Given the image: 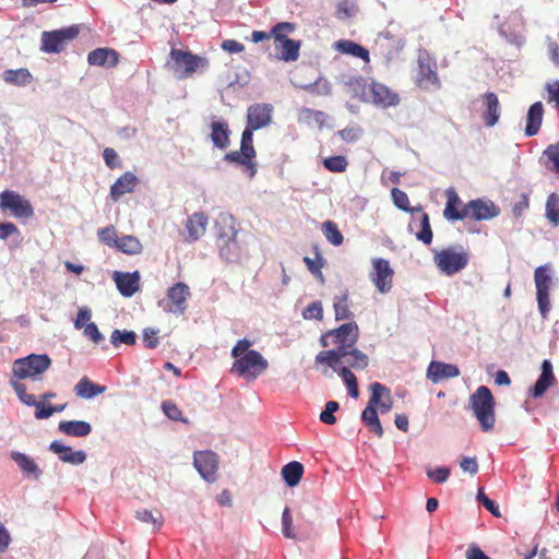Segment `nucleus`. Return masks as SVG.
Instances as JSON below:
<instances>
[{
    "mask_svg": "<svg viewBox=\"0 0 559 559\" xmlns=\"http://www.w3.org/2000/svg\"><path fill=\"white\" fill-rule=\"evenodd\" d=\"M544 157H546L547 164H552L550 169L559 174V142L547 146L544 151Z\"/></svg>",
    "mask_w": 559,
    "mask_h": 559,
    "instance_id": "nucleus-53",
    "label": "nucleus"
},
{
    "mask_svg": "<svg viewBox=\"0 0 559 559\" xmlns=\"http://www.w3.org/2000/svg\"><path fill=\"white\" fill-rule=\"evenodd\" d=\"M337 373L342 377L344 383L346 384L349 395L354 399H357L359 396V389L356 376L350 371L348 367H340Z\"/></svg>",
    "mask_w": 559,
    "mask_h": 559,
    "instance_id": "nucleus-47",
    "label": "nucleus"
},
{
    "mask_svg": "<svg viewBox=\"0 0 559 559\" xmlns=\"http://www.w3.org/2000/svg\"><path fill=\"white\" fill-rule=\"evenodd\" d=\"M190 295V288L187 284L182 282L176 283L167 290L166 310L176 316L183 314L186 312L187 300Z\"/></svg>",
    "mask_w": 559,
    "mask_h": 559,
    "instance_id": "nucleus-16",
    "label": "nucleus"
},
{
    "mask_svg": "<svg viewBox=\"0 0 559 559\" xmlns=\"http://www.w3.org/2000/svg\"><path fill=\"white\" fill-rule=\"evenodd\" d=\"M98 238L102 242H104L110 247H116V245L119 240V238L117 236V230L112 225L99 229Z\"/></svg>",
    "mask_w": 559,
    "mask_h": 559,
    "instance_id": "nucleus-55",
    "label": "nucleus"
},
{
    "mask_svg": "<svg viewBox=\"0 0 559 559\" xmlns=\"http://www.w3.org/2000/svg\"><path fill=\"white\" fill-rule=\"evenodd\" d=\"M344 355L342 364L344 367L362 370L368 366L369 358L366 354L357 349L355 346L350 347L349 350Z\"/></svg>",
    "mask_w": 559,
    "mask_h": 559,
    "instance_id": "nucleus-36",
    "label": "nucleus"
},
{
    "mask_svg": "<svg viewBox=\"0 0 559 559\" xmlns=\"http://www.w3.org/2000/svg\"><path fill=\"white\" fill-rule=\"evenodd\" d=\"M358 335V325L355 322H348L322 334L320 343L322 347L335 345V348L345 355L346 350L356 345Z\"/></svg>",
    "mask_w": 559,
    "mask_h": 559,
    "instance_id": "nucleus-8",
    "label": "nucleus"
},
{
    "mask_svg": "<svg viewBox=\"0 0 559 559\" xmlns=\"http://www.w3.org/2000/svg\"><path fill=\"white\" fill-rule=\"evenodd\" d=\"M556 383V378L552 371V365L550 360L545 359L542 364V373L532 388V396H542L552 384Z\"/></svg>",
    "mask_w": 559,
    "mask_h": 559,
    "instance_id": "nucleus-25",
    "label": "nucleus"
},
{
    "mask_svg": "<svg viewBox=\"0 0 559 559\" xmlns=\"http://www.w3.org/2000/svg\"><path fill=\"white\" fill-rule=\"evenodd\" d=\"M418 213V221L415 216H413L412 222L409 223V229L414 230L415 227H418V229L415 231L416 239L425 245H430L432 242L433 233L430 225L429 215L423 211Z\"/></svg>",
    "mask_w": 559,
    "mask_h": 559,
    "instance_id": "nucleus-26",
    "label": "nucleus"
},
{
    "mask_svg": "<svg viewBox=\"0 0 559 559\" xmlns=\"http://www.w3.org/2000/svg\"><path fill=\"white\" fill-rule=\"evenodd\" d=\"M110 342L116 347L120 344L134 345L136 342V334L133 331L114 330L110 335Z\"/></svg>",
    "mask_w": 559,
    "mask_h": 559,
    "instance_id": "nucleus-49",
    "label": "nucleus"
},
{
    "mask_svg": "<svg viewBox=\"0 0 559 559\" xmlns=\"http://www.w3.org/2000/svg\"><path fill=\"white\" fill-rule=\"evenodd\" d=\"M12 389L14 390L19 400L23 404L35 407L34 416L36 419H47L51 417L55 413L63 412L67 407V404L51 405L43 402H37L34 394L27 393L25 384H17L16 382H14L12 383Z\"/></svg>",
    "mask_w": 559,
    "mask_h": 559,
    "instance_id": "nucleus-12",
    "label": "nucleus"
},
{
    "mask_svg": "<svg viewBox=\"0 0 559 559\" xmlns=\"http://www.w3.org/2000/svg\"><path fill=\"white\" fill-rule=\"evenodd\" d=\"M80 29L79 26L72 25L61 29H56L51 32H44L41 34V51L47 53H59L69 41L76 38Z\"/></svg>",
    "mask_w": 559,
    "mask_h": 559,
    "instance_id": "nucleus-10",
    "label": "nucleus"
},
{
    "mask_svg": "<svg viewBox=\"0 0 559 559\" xmlns=\"http://www.w3.org/2000/svg\"><path fill=\"white\" fill-rule=\"evenodd\" d=\"M545 215L554 227L559 226V194L550 193L548 195Z\"/></svg>",
    "mask_w": 559,
    "mask_h": 559,
    "instance_id": "nucleus-45",
    "label": "nucleus"
},
{
    "mask_svg": "<svg viewBox=\"0 0 559 559\" xmlns=\"http://www.w3.org/2000/svg\"><path fill=\"white\" fill-rule=\"evenodd\" d=\"M295 31V24L289 22H281L275 24L271 29V35L274 37L275 41L281 39H289L287 34Z\"/></svg>",
    "mask_w": 559,
    "mask_h": 559,
    "instance_id": "nucleus-52",
    "label": "nucleus"
},
{
    "mask_svg": "<svg viewBox=\"0 0 559 559\" xmlns=\"http://www.w3.org/2000/svg\"><path fill=\"white\" fill-rule=\"evenodd\" d=\"M416 83L420 88L440 87V80L437 73V63L429 53L423 52L418 56V73Z\"/></svg>",
    "mask_w": 559,
    "mask_h": 559,
    "instance_id": "nucleus-13",
    "label": "nucleus"
},
{
    "mask_svg": "<svg viewBox=\"0 0 559 559\" xmlns=\"http://www.w3.org/2000/svg\"><path fill=\"white\" fill-rule=\"evenodd\" d=\"M392 41V38L389 36L379 37L376 41V48L379 50V53H381L388 61H390L394 56L391 49Z\"/></svg>",
    "mask_w": 559,
    "mask_h": 559,
    "instance_id": "nucleus-59",
    "label": "nucleus"
},
{
    "mask_svg": "<svg viewBox=\"0 0 559 559\" xmlns=\"http://www.w3.org/2000/svg\"><path fill=\"white\" fill-rule=\"evenodd\" d=\"M104 160L110 169L121 168L122 163L117 152L111 147H106L103 153Z\"/></svg>",
    "mask_w": 559,
    "mask_h": 559,
    "instance_id": "nucleus-60",
    "label": "nucleus"
},
{
    "mask_svg": "<svg viewBox=\"0 0 559 559\" xmlns=\"http://www.w3.org/2000/svg\"><path fill=\"white\" fill-rule=\"evenodd\" d=\"M469 254L466 250L456 251L454 248L442 249L435 254V263L438 269L451 276L466 267Z\"/></svg>",
    "mask_w": 559,
    "mask_h": 559,
    "instance_id": "nucleus-9",
    "label": "nucleus"
},
{
    "mask_svg": "<svg viewBox=\"0 0 559 559\" xmlns=\"http://www.w3.org/2000/svg\"><path fill=\"white\" fill-rule=\"evenodd\" d=\"M469 404L483 431H490L496 423L495 400L490 390L485 385L478 386L471 395Z\"/></svg>",
    "mask_w": 559,
    "mask_h": 559,
    "instance_id": "nucleus-7",
    "label": "nucleus"
},
{
    "mask_svg": "<svg viewBox=\"0 0 559 559\" xmlns=\"http://www.w3.org/2000/svg\"><path fill=\"white\" fill-rule=\"evenodd\" d=\"M273 106L265 103H255L247 109V126L241 134L240 150L225 154L224 160L243 167L245 173L253 178L258 171L254 158L253 132L267 127L272 122Z\"/></svg>",
    "mask_w": 559,
    "mask_h": 559,
    "instance_id": "nucleus-1",
    "label": "nucleus"
},
{
    "mask_svg": "<svg viewBox=\"0 0 559 559\" xmlns=\"http://www.w3.org/2000/svg\"><path fill=\"white\" fill-rule=\"evenodd\" d=\"M281 44V59L296 61L299 58L300 41L294 39L277 40Z\"/></svg>",
    "mask_w": 559,
    "mask_h": 559,
    "instance_id": "nucleus-40",
    "label": "nucleus"
},
{
    "mask_svg": "<svg viewBox=\"0 0 559 559\" xmlns=\"http://www.w3.org/2000/svg\"><path fill=\"white\" fill-rule=\"evenodd\" d=\"M355 13V7L349 4L347 0L337 3L335 16L338 20H346Z\"/></svg>",
    "mask_w": 559,
    "mask_h": 559,
    "instance_id": "nucleus-63",
    "label": "nucleus"
},
{
    "mask_svg": "<svg viewBox=\"0 0 559 559\" xmlns=\"http://www.w3.org/2000/svg\"><path fill=\"white\" fill-rule=\"evenodd\" d=\"M49 449L57 453L61 461L71 463L74 465L82 464L86 460L84 451H72L70 447H66L58 441L51 442Z\"/></svg>",
    "mask_w": 559,
    "mask_h": 559,
    "instance_id": "nucleus-31",
    "label": "nucleus"
},
{
    "mask_svg": "<svg viewBox=\"0 0 559 559\" xmlns=\"http://www.w3.org/2000/svg\"><path fill=\"white\" fill-rule=\"evenodd\" d=\"M467 218L486 221L499 215L500 210L491 201L481 199L472 200L466 203Z\"/></svg>",
    "mask_w": 559,
    "mask_h": 559,
    "instance_id": "nucleus-19",
    "label": "nucleus"
},
{
    "mask_svg": "<svg viewBox=\"0 0 559 559\" xmlns=\"http://www.w3.org/2000/svg\"><path fill=\"white\" fill-rule=\"evenodd\" d=\"M11 457L27 476L39 478L41 472L33 459L20 452H12Z\"/></svg>",
    "mask_w": 559,
    "mask_h": 559,
    "instance_id": "nucleus-35",
    "label": "nucleus"
},
{
    "mask_svg": "<svg viewBox=\"0 0 559 559\" xmlns=\"http://www.w3.org/2000/svg\"><path fill=\"white\" fill-rule=\"evenodd\" d=\"M138 183V177L131 171H126L110 187V198L118 201L122 195L133 192Z\"/></svg>",
    "mask_w": 559,
    "mask_h": 559,
    "instance_id": "nucleus-22",
    "label": "nucleus"
},
{
    "mask_svg": "<svg viewBox=\"0 0 559 559\" xmlns=\"http://www.w3.org/2000/svg\"><path fill=\"white\" fill-rule=\"evenodd\" d=\"M115 248L130 255L139 254L142 252V245L140 240L131 235L119 238Z\"/></svg>",
    "mask_w": 559,
    "mask_h": 559,
    "instance_id": "nucleus-41",
    "label": "nucleus"
},
{
    "mask_svg": "<svg viewBox=\"0 0 559 559\" xmlns=\"http://www.w3.org/2000/svg\"><path fill=\"white\" fill-rule=\"evenodd\" d=\"M322 233L326 240L333 246H341L344 241V237L340 231L336 223L326 221L322 224Z\"/></svg>",
    "mask_w": 559,
    "mask_h": 559,
    "instance_id": "nucleus-46",
    "label": "nucleus"
},
{
    "mask_svg": "<svg viewBox=\"0 0 559 559\" xmlns=\"http://www.w3.org/2000/svg\"><path fill=\"white\" fill-rule=\"evenodd\" d=\"M394 270L390 266L388 260L376 258L372 260V271L370 280L381 294H386L393 286Z\"/></svg>",
    "mask_w": 559,
    "mask_h": 559,
    "instance_id": "nucleus-15",
    "label": "nucleus"
},
{
    "mask_svg": "<svg viewBox=\"0 0 559 559\" xmlns=\"http://www.w3.org/2000/svg\"><path fill=\"white\" fill-rule=\"evenodd\" d=\"M314 250H316L314 259L305 257L304 262H305L307 269L310 271V273L312 275H314V277L323 284L324 275L322 273V267L324 266L325 261H324L323 257L321 255V253L319 252V249L317 247Z\"/></svg>",
    "mask_w": 559,
    "mask_h": 559,
    "instance_id": "nucleus-42",
    "label": "nucleus"
},
{
    "mask_svg": "<svg viewBox=\"0 0 559 559\" xmlns=\"http://www.w3.org/2000/svg\"><path fill=\"white\" fill-rule=\"evenodd\" d=\"M338 48L342 52L352 55L354 57L362 59L365 62H369V51L361 45L352 40H343L338 43Z\"/></svg>",
    "mask_w": 559,
    "mask_h": 559,
    "instance_id": "nucleus-43",
    "label": "nucleus"
},
{
    "mask_svg": "<svg viewBox=\"0 0 559 559\" xmlns=\"http://www.w3.org/2000/svg\"><path fill=\"white\" fill-rule=\"evenodd\" d=\"M344 354L337 350L336 348L328 349V350H321L316 356V365H326L330 368H332L334 371L338 372L340 365L342 364Z\"/></svg>",
    "mask_w": 559,
    "mask_h": 559,
    "instance_id": "nucleus-38",
    "label": "nucleus"
},
{
    "mask_svg": "<svg viewBox=\"0 0 559 559\" xmlns=\"http://www.w3.org/2000/svg\"><path fill=\"white\" fill-rule=\"evenodd\" d=\"M486 109L483 112V119L486 127H493L500 118V103L498 96L492 92L483 95Z\"/></svg>",
    "mask_w": 559,
    "mask_h": 559,
    "instance_id": "nucleus-28",
    "label": "nucleus"
},
{
    "mask_svg": "<svg viewBox=\"0 0 559 559\" xmlns=\"http://www.w3.org/2000/svg\"><path fill=\"white\" fill-rule=\"evenodd\" d=\"M230 129L226 121L216 120L211 123V140L214 146L225 150L230 145Z\"/></svg>",
    "mask_w": 559,
    "mask_h": 559,
    "instance_id": "nucleus-29",
    "label": "nucleus"
},
{
    "mask_svg": "<svg viewBox=\"0 0 559 559\" xmlns=\"http://www.w3.org/2000/svg\"><path fill=\"white\" fill-rule=\"evenodd\" d=\"M219 254L228 262H236L241 257V247L237 240V230L229 226L228 230L217 238Z\"/></svg>",
    "mask_w": 559,
    "mask_h": 559,
    "instance_id": "nucleus-18",
    "label": "nucleus"
},
{
    "mask_svg": "<svg viewBox=\"0 0 559 559\" xmlns=\"http://www.w3.org/2000/svg\"><path fill=\"white\" fill-rule=\"evenodd\" d=\"M391 197H392V201H393L394 205L404 212L414 214L416 212L421 211L420 206L412 207L411 203H409L408 195L404 191L400 190L399 188H393L391 190Z\"/></svg>",
    "mask_w": 559,
    "mask_h": 559,
    "instance_id": "nucleus-44",
    "label": "nucleus"
},
{
    "mask_svg": "<svg viewBox=\"0 0 559 559\" xmlns=\"http://www.w3.org/2000/svg\"><path fill=\"white\" fill-rule=\"evenodd\" d=\"M548 93V103H555V106L559 109V81H554L546 85Z\"/></svg>",
    "mask_w": 559,
    "mask_h": 559,
    "instance_id": "nucleus-64",
    "label": "nucleus"
},
{
    "mask_svg": "<svg viewBox=\"0 0 559 559\" xmlns=\"http://www.w3.org/2000/svg\"><path fill=\"white\" fill-rule=\"evenodd\" d=\"M59 431L70 437H85L91 433L92 427L84 420H64L58 425Z\"/></svg>",
    "mask_w": 559,
    "mask_h": 559,
    "instance_id": "nucleus-32",
    "label": "nucleus"
},
{
    "mask_svg": "<svg viewBox=\"0 0 559 559\" xmlns=\"http://www.w3.org/2000/svg\"><path fill=\"white\" fill-rule=\"evenodd\" d=\"M207 221V216L202 212L190 215L186 222L187 240L192 242L200 239L206 231Z\"/></svg>",
    "mask_w": 559,
    "mask_h": 559,
    "instance_id": "nucleus-27",
    "label": "nucleus"
},
{
    "mask_svg": "<svg viewBox=\"0 0 559 559\" xmlns=\"http://www.w3.org/2000/svg\"><path fill=\"white\" fill-rule=\"evenodd\" d=\"M2 78L5 83L16 86H25L32 81V74L25 68L5 70L2 74Z\"/></svg>",
    "mask_w": 559,
    "mask_h": 559,
    "instance_id": "nucleus-39",
    "label": "nucleus"
},
{
    "mask_svg": "<svg viewBox=\"0 0 559 559\" xmlns=\"http://www.w3.org/2000/svg\"><path fill=\"white\" fill-rule=\"evenodd\" d=\"M326 115L323 111L314 110L311 108H301L299 110V119L307 123L314 121L319 126H323L325 122Z\"/></svg>",
    "mask_w": 559,
    "mask_h": 559,
    "instance_id": "nucleus-51",
    "label": "nucleus"
},
{
    "mask_svg": "<svg viewBox=\"0 0 559 559\" xmlns=\"http://www.w3.org/2000/svg\"><path fill=\"white\" fill-rule=\"evenodd\" d=\"M348 85L353 87L355 93L361 90V99L371 102L377 107L389 108L400 103L399 94L382 83L372 81L367 84L362 76H358L350 79Z\"/></svg>",
    "mask_w": 559,
    "mask_h": 559,
    "instance_id": "nucleus-4",
    "label": "nucleus"
},
{
    "mask_svg": "<svg viewBox=\"0 0 559 559\" xmlns=\"http://www.w3.org/2000/svg\"><path fill=\"white\" fill-rule=\"evenodd\" d=\"M51 366V359L46 354H31L26 357L19 358L13 361L12 377L9 381L10 385L16 382L23 384L21 381L25 379H38V376L47 371Z\"/></svg>",
    "mask_w": 559,
    "mask_h": 559,
    "instance_id": "nucleus-6",
    "label": "nucleus"
},
{
    "mask_svg": "<svg viewBox=\"0 0 559 559\" xmlns=\"http://www.w3.org/2000/svg\"><path fill=\"white\" fill-rule=\"evenodd\" d=\"M340 405L335 401H329L325 404V408L320 414V420L326 425H334L336 423V417L334 413L338 409Z\"/></svg>",
    "mask_w": 559,
    "mask_h": 559,
    "instance_id": "nucleus-54",
    "label": "nucleus"
},
{
    "mask_svg": "<svg viewBox=\"0 0 559 559\" xmlns=\"http://www.w3.org/2000/svg\"><path fill=\"white\" fill-rule=\"evenodd\" d=\"M333 308L335 312V319L340 320H348L352 318L353 313L350 311V301L348 290L342 292L340 295H336L333 299Z\"/></svg>",
    "mask_w": 559,
    "mask_h": 559,
    "instance_id": "nucleus-34",
    "label": "nucleus"
},
{
    "mask_svg": "<svg viewBox=\"0 0 559 559\" xmlns=\"http://www.w3.org/2000/svg\"><path fill=\"white\" fill-rule=\"evenodd\" d=\"M538 309L542 317L547 318L550 311L549 289L551 277L547 266H538L534 272Z\"/></svg>",
    "mask_w": 559,
    "mask_h": 559,
    "instance_id": "nucleus-14",
    "label": "nucleus"
},
{
    "mask_svg": "<svg viewBox=\"0 0 559 559\" xmlns=\"http://www.w3.org/2000/svg\"><path fill=\"white\" fill-rule=\"evenodd\" d=\"M251 346L250 340L241 338L237 341L230 353L235 359L230 372L248 381L255 380L269 368L267 359L260 352L250 349Z\"/></svg>",
    "mask_w": 559,
    "mask_h": 559,
    "instance_id": "nucleus-2",
    "label": "nucleus"
},
{
    "mask_svg": "<svg viewBox=\"0 0 559 559\" xmlns=\"http://www.w3.org/2000/svg\"><path fill=\"white\" fill-rule=\"evenodd\" d=\"M323 166L332 173H344L348 166L345 156H330L323 159Z\"/></svg>",
    "mask_w": 559,
    "mask_h": 559,
    "instance_id": "nucleus-50",
    "label": "nucleus"
},
{
    "mask_svg": "<svg viewBox=\"0 0 559 559\" xmlns=\"http://www.w3.org/2000/svg\"><path fill=\"white\" fill-rule=\"evenodd\" d=\"M282 532L286 538H296V534L293 530V516L288 507L284 509L282 514Z\"/></svg>",
    "mask_w": 559,
    "mask_h": 559,
    "instance_id": "nucleus-57",
    "label": "nucleus"
},
{
    "mask_svg": "<svg viewBox=\"0 0 559 559\" xmlns=\"http://www.w3.org/2000/svg\"><path fill=\"white\" fill-rule=\"evenodd\" d=\"M114 281L118 290L124 297H131L140 289V273L138 271L133 273L116 272Z\"/></svg>",
    "mask_w": 559,
    "mask_h": 559,
    "instance_id": "nucleus-21",
    "label": "nucleus"
},
{
    "mask_svg": "<svg viewBox=\"0 0 559 559\" xmlns=\"http://www.w3.org/2000/svg\"><path fill=\"white\" fill-rule=\"evenodd\" d=\"M83 334L94 344H99L104 340L103 334L99 332L97 325L94 322H88L85 325Z\"/></svg>",
    "mask_w": 559,
    "mask_h": 559,
    "instance_id": "nucleus-62",
    "label": "nucleus"
},
{
    "mask_svg": "<svg viewBox=\"0 0 559 559\" xmlns=\"http://www.w3.org/2000/svg\"><path fill=\"white\" fill-rule=\"evenodd\" d=\"M193 464L200 475L207 481H214L218 469V456L211 450L197 451Z\"/></svg>",
    "mask_w": 559,
    "mask_h": 559,
    "instance_id": "nucleus-17",
    "label": "nucleus"
},
{
    "mask_svg": "<svg viewBox=\"0 0 559 559\" xmlns=\"http://www.w3.org/2000/svg\"><path fill=\"white\" fill-rule=\"evenodd\" d=\"M460 374L457 366L441 361H431L427 369V377L438 383L444 379L455 378Z\"/></svg>",
    "mask_w": 559,
    "mask_h": 559,
    "instance_id": "nucleus-23",
    "label": "nucleus"
},
{
    "mask_svg": "<svg viewBox=\"0 0 559 559\" xmlns=\"http://www.w3.org/2000/svg\"><path fill=\"white\" fill-rule=\"evenodd\" d=\"M302 475L304 465L297 461L289 462L282 468V476L288 487L297 486Z\"/></svg>",
    "mask_w": 559,
    "mask_h": 559,
    "instance_id": "nucleus-37",
    "label": "nucleus"
},
{
    "mask_svg": "<svg viewBox=\"0 0 559 559\" xmlns=\"http://www.w3.org/2000/svg\"><path fill=\"white\" fill-rule=\"evenodd\" d=\"M447 203L443 216L449 222L463 221L467 218L466 204L462 201L453 187L445 190Z\"/></svg>",
    "mask_w": 559,
    "mask_h": 559,
    "instance_id": "nucleus-20",
    "label": "nucleus"
},
{
    "mask_svg": "<svg viewBox=\"0 0 559 559\" xmlns=\"http://www.w3.org/2000/svg\"><path fill=\"white\" fill-rule=\"evenodd\" d=\"M106 391V386L92 382L87 377H83L74 386L75 394L81 399H92Z\"/></svg>",
    "mask_w": 559,
    "mask_h": 559,
    "instance_id": "nucleus-33",
    "label": "nucleus"
},
{
    "mask_svg": "<svg viewBox=\"0 0 559 559\" xmlns=\"http://www.w3.org/2000/svg\"><path fill=\"white\" fill-rule=\"evenodd\" d=\"M119 55L110 48H96L87 56V62L91 66L114 68L118 64Z\"/></svg>",
    "mask_w": 559,
    "mask_h": 559,
    "instance_id": "nucleus-24",
    "label": "nucleus"
},
{
    "mask_svg": "<svg viewBox=\"0 0 559 559\" xmlns=\"http://www.w3.org/2000/svg\"><path fill=\"white\" fill-rule=\"evenodd\" d=\"M302 317L306 320H322L323 308L321 301H313L310 305H308L302 311Z\"/></svg>",
    "mask_w": 559,
    "mask_h": 559,
    "instance_id": "nucleus-58",
    "label": "nucleus"
},
{
    "mask_svg": "<svg viewBox=\"0 0 559 559\" xmlns=\"http://www.w3.org/2000/svg\"><path fill=\"white\" fill-rule=\"evenodd\" d=\"M162 409H163L164 414L169 419L175 420V421H186L182 418V413H181L180 408L173 401H169V400L164 401L162 403Z\"/></svg>",
    "mask_w": 559,
    "mask_h": 559,
    "instance_id": "nucleus-56",
    "label": "nucleus"
},
{
    "mask_svg": "<svg viewBox=\"0 0 559 559\" xmlns=\"http://www.w3.org/2000/svg\"><path fill=\"white\" fill-rule=\"evenodd\" d=\"M544 117V106L540 102H536L528 108L526 116L525 135H536L540 129Z\"/></svg>",
    "mask_w": 559,
    "mask_h": 559,
    "instance_id": "nucleus-30",
    "label": "nucleus"
},
{
    "mask_svg": "<svg viewBox=\"0 0 559 559\" xmlns=\"http://www.w3.org/2000/svg\"><path fill=\"white\" fill-rule=\"evenodd\" d=\"M371 395L368 404L362 411L361 421L378 438H382L383 428L381 426L378 409L381 413H388L393 406L391 391L380 382H373L369 385Z\"/></svg>",
    "mask_w": 559,
    "mask_h": 559,
    "instance_id": "nucleus-3",
    "label": "nucleus"
},
{
    "mask_svg": "<svg viewBox=\"0 0 559 559\" xmlns=\"http://www.w3.org/2000/svg\"><path fill=\"white\" fill-rule=\"evenodd\" d=\"M166 66L177 79L185 80L193 76L197 72L207 70L209 60L188 50L171 48Z\"/></svg>",
    "mask_w": 559,
    "mask_h": 559,
    "instance_id": "nucleus-5",
    "label": "nucleus"
},
{
    "mask_svg": "<svg viewBox=\"0 0 559 559\" xmlns=\"http://www.w3.org/2000/svg\"><path fill=\"white\" fill-rule=\"evenodd\" d=\"M0 210L9 211L15 218H31L34 216V209L31 202L13 190H4L0 193Z\"/></svg>",
    "mask_w": 559,
    "mask_h": 559,
    "instance_id": "nucleus-11",
    "label": "nucleus"
},
{
    "mask_svg": "<svg viewBox=\"0 0 559 559\" xmlns=\"http://www.w3.org/2000/svg\"><path fill=\"white\" fill-rule=\"evenodd\" d=\"M135 518L143 523L151 524L154 530H158L164 523L163 516L159 512L154 514L151 510L147 509L138 510L135 512Z\"/></svg>",
    "mask_w": 559,
    "mask_h": 559,
    "instance_id": "nucleus-48",
    "label": "nucleus"
},
{
    "mask_svg": "<svg viewBox=\"0 0 559 559\" xmlns=\"http://www.w3.org/2000/svg\"><path fill=\"white\" fill-rule=\"evenodd\" d=\"M477 500L495 516H500V511H499V507L498 504L489 499L485 492L483 491V489H479L478 490V493H477Z\"/></svg>",
    "mask_w": 559,
    "mask_h": 559,
    "instance_id": "nucleus-61",
    "label": "nucleus"
}]
</instances>
